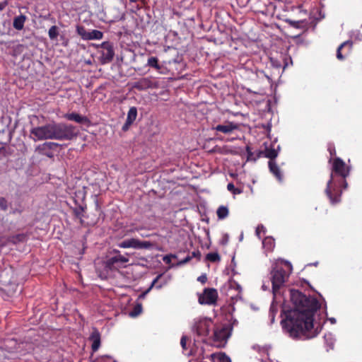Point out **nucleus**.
<instances>
[{"instance_id":"nucleus-10","label":"nucleus","mask_w":362,"mask_h":362,"mask_svg":"<svg viewBox=\"0 0 362 362\" xmlns=\"http://www.w3.org/2000/svg\"><path fill=\"white\" fill-rule=\"evenodd\" d=\"M218 299V292L215 288H206L202 294L199 296V303L202 305H213L216 303Z\"/></svg>"},{"instance_id":"nucleus-7","label":"nucleus","mask_w":362,"mask_h":362,"mask_svg":"<svg viewBox=\"0 0 362 362\" xmlns=\"http://www.w3.org/2000/svg\"><path fill=\"white\" fill-rule=\"evenodd\" d=\"M98 47L100 49L98 52L100 54V62L102 64H105L111 62L115 56V50L113 44L111 42L106 41L101 43Z\"/></svg>"},{"instance_id":"nucleus-31","label":"nucleus","mask_w":362,"mask_h":362,"mask_svg":"<svg viewBox=\"0 0 362 362\" xmlns=\"http://www.w3.org/2000/svg\"><path fill=\"white\" fill-rule=\"evenodd\" d=\"M93 362H116V361L110 356H102L96 358Z\"/></svg>"},{"instance_id":"nucleus-14","label":"nucleus","mask_w":362,"mask_h":362,"mask_svg":"<svg viewBox=\"0 0 362 362\" xmlns=\"http://www.w3.org/2000/svg\"><path fill=\"white\" fill-rule=\"evenodd\" d=\"M89 341L92 342L91 349L93 352L97 351L101 343V336L100 333L96 328H93V331L88 338Z\"/></svg>"},{"instance_id":"nucleus-46","label":"nucleus","mask_w":362,"mask_h":362,"mask_svg":"<svg viewBox=\"0 0 362 362\" xmlns=\"http://www.w3.org/2000/svg\"><path fill=\"white\" fill-rule=\"evenodd\" d=\"M160 276H158L153 281V282L151 283V286L147 289V291H146V293H148L151 288L152 287L155 285V284L157 282V281L158 280Z\"/></svg>"},{"instance_id":"nucleus-36","label":"nucleus","mask_w":362,"mask_h":362,"mask_svg":"<svg viewBox=\"0 0 362 362\" xmlns=\"http://www.w3.org/2000/svg\"><path fill=\"white\" fill-rule=\"evenodd\" d=\"M263 245H269L270 248L273 247L274 246V240L269 238H266L264 240H263Z\"/></svg>"},{"instance_id":"nucleus-39","label":"nucleus","mask_w":362,"mask_h":362,"mask_svg":"<svg viewBox=\"0 0 362 362\" xmlns=\"http://www.w3.org/2000/svg\"><path fill=\"white\" fill-rule=\"evenodd\" d=\"M197 280L202 284H204L207 281V276L206 274H202L198 277Z\"/></svg>"},{"instance_id":"nucleus-24","label":"nucleus","mask_w":362,"mask_h":362,"mask_svg":"<svg viewBox=\"0 0 362 362\" xmlns=\"http://www.w3.org/2000/svg\"><path fill=\"white\" fill-rule=\"evenodd\" d=\"M228 209L225 206H220L217 211L216 214L219 219H224L228 216Z\"/></svg>"},{"instance_id":"nucleus-12","label":"nucleus","mask_w":362,"mask_h":362,"mask_svg":"<svg viewBox=\"0 0 362 362\" xmlns=\"http://www.w3.org/2000/svg\"><path fill=\"white\" fill-rule=\"evenodd\" d=\"M353 48V42L351 40H346L341 43L337 50V58L339 60H344L351 52Z\"/></svg>"},{"instance_id":"nucleus-42","label":"nucleus","mask_w":362,"mask_h":362,"mask_svg":"<svg viewBox=\"0 0 362 362\" xmlns=\"http://www.w3.org/2000/svg\"><path fill=\"white\" fill-rule=\"evenodd\" d=\"M190 256H192V257H197L198 259H199L201 257V252L199 250H195L192 252V255Z\"/></svg>"},{"instance_id":"nucleus-25","label":"nucleus","mask_w":362,"mask_h":362,"mask_svg":"<svg viewBox=\"0 0 362 362\" xmlns=\"http://www.w3.org/2000/svg\"><path fill=\"white\" fill-rule=\"evenodd\" d=\"M286 22L288 23L291 26L296 28H303L306 24V22L303 20L294 21L291 19H286Z\"/></svg>"},{"instance_id":"nucleus-53","label":"nucleus","mask_w":362,"mask_h":362,"mask_svg":"<svg viewBox=\"0 0 362 362\" xmlns=\"http://www.w3.org/2000/svg\"><path fill=\"white\" fill-rule=\"evenodd\" d=\"M143 237H148V235H146V233H144V235H142Z\"/></svg>"},{"instance_id":"nucleus-20","label":"nucleus","mask_w":362,"mask_h":362,"mask_svg":"<svg viewBox=\"0 0 362 362\" xmlns=\"http://www.w3.org/2000/svg\"><path fill=\"white\" fill-rule=\"evenodd\" d=\"M264 153V156L269 160H274L278 156V150L275 149L272 145L270 147H266Z\"/></svg>"},{"instance_id":"nucleus-5","label":"nucleus","mask_w":362,"mask_h":362,"mask_svg":"<svg viewBox=\"0 0 362 362\" xmlns=\"http://www.w3.org/2000/svg\"><path fill=\"white\" fill-rule=\"evenodd\" d=\"M214 334L212 340L214 345L217 348H224L229 339L232 328L228 325L214 326Z\"/></svg>"},{"instance_id":"nucleus-52","label":"nucleus","mask_w":362,"mask_h":362,"mask_svg":"<svg viewBox=\"0 0 362 362\" xmlns=\"http://www.w3.org/2000/svg\"><path fill=\"white\" fill-rule=\"evenodd\" d=\"M332 323L335 322V319L332 318L330 320Z\"/></svg>"},{"instance_id":"nucleus-18","label":"nucleus","mask_w":362,"mask_h":362,"mask_svg":"<svg viewBox=\"0 0 362 362\" xmlns=\"http://www.w3.org/2000/svg\"><path fill=\"white\" fill-rule=\"evenodd\" d=\"M268 164L270 172L276 177L278 180L281 181L283 176L276 163L274 160H269Z\"/></svg>"},{"instance_id":"nucleus-48","label":"nucleus","mask_w":362,"mask_h":362,"mask_svg":"<svg viewBox=\"0 0 362 362\" xmlns=\"http://www.w3.org/2000/svg\"><path fill=\"white\" fill-rule=\"evenodd\" d=\"M22 211H23V210H21H21H18V209H16V210H13V214H15V213H16V212H17V213L21 214Z\"/></svg>"},{"instance_id":"nucleus-19","label":"nucleus","mask_w":362,"mask_h":362,"mask_svg":"<svg viewBox=\"0 0 362 362\" xmlns=\"http://www.w3.org/2000/svg\"><path fill=\"white\" fill-rule=\"evenodd\" d=\"M25 19L26 17L23 15L15 17L13 23V28L18 30H21L24 27Z\"/></svg>"},{"instance_id":"nucleus-29","label":"nucleus","mask_w":362,"mask_h":362,"mask_svg":"<svg viewBox=\"0 0 362 362\" xmlns=\"http://www.w3.org/2000/svg\"><path fill=\"white\" fill-rule=\"evenodd\" d=\"M206 259L211 262H218L221 259L220 255L217 252H210L206 255Z\"/></svg>"},{"instance_id":"nucleus-17","label":"nucleus","mask_w":362,"mask_h":362,"mask_svg":"<svg viewBox=\"0 0 362 362\" xmlns=\"http://www.w3.org/2000/svg\"><path fill=\"white\" fill-rule=\"evenodd\" d=\"M28 236L26 233H19L15 235L9 236L7 238V241L13 245H16L20 243H25L27 241Z\"/></svg>"},{"instance_id":"nucleus-50","label":"nucleus","mask_w":362,"mask_h":362,"mask_svg":"<svg viewBox=\"0 0 362 362\" xmlns=\"http://www.w3.org/2000/svg\"><path fill=\"white\" fill-rule=\"evenodd\" d=\"M10 342H12V341L11 340H8V339L5 341V343H10Z\"/></svg>"},{"instance_id":"nucleus-23","label":"nucleus","mask_w":362,"mask_h":362,"mask_svg":"<svg viewBox=\"0 0 362 362\" xmlns=\"http://www.w3.org/2000/svg\"><path fill=\"white\" fill-rule=\"evenodd\" d=\"M136 116H137L136 107H130L128 111L127 117V120L128 121V123H133L136 120Z\"/></svg>"},{"instance_id":"nucleus-6","label":"nucleus","mask_w":362,"mask_h":362,"mask_svg":"<svg viewBox=\"0 0 362 362\" xmlns=\"http://www.w3.org/2000/svg\"><path fill=\"white\" fill-rule=\"evenodd\" d=\"M214 327L213 321L207 317H198L194 320L192 331L198 337H207Z\"/></svg>"},{"instance_id":"nucleus-11","label":"nucleus","mask_w":362,"mask_h":362,"mask_svg":"<svg viewBox=\"0 0 362 362\" xmlns=\"http://www.w3.org/2000/svg\"><path fill=\"white\" fill-rule=\"evenodd\" d=\"M132 88L139 91L146 90L148 88H153L157 87V83L152 80L151 78H141L139 80L132 83Z\"/></svg>"},{"instance_id":"nucleus-34","label":"nucleus","mask_w":362,"mask_h":362,"mask_svg":"<svg viewBox=\"0 0 362 362\" xmlns=\"http://www.w3.org/2000/svg\"><path fill=\"white\" fill-rule=\"evenodd\" d=\"M141 312V306L140 305H138L134 307V310L131 312L130 315L131 316H136Z\"/></svg>"},{"instance_id":"nucleus-40","label":"nucleus","mask_w":362,"mask_h":362,"mask_svg":"<svg viewBox=\"0 0 362 362\" xmlns=\"http://www.w3.org/2000/svg\"><path fill=\"white\" fill-rule=\"evenodd\" d=\"M192 256H190V255H187L185 258H184L183 259H182V260L179 262V264H182H182H186V263L189 262L192 259Z\"/></svg>"},{"instance_id":"nucleus-51","label":"nucleus","mask_w":362,"mask_h":362,"mask_svg":"<svg viewBox=\"0 0 362 362\" xmlns=\"http://www.w3.org/2000/svg\"><path fill=\"white\" fill-rule=\"evenodd\" d=\"M130 2H137L139 0H129Z\"/></svg>"},{"instance_id":"nucleus-30","label":"nucleus","mask_w":362,"mask_h":362,"mask_svg":"<svg viewBox=\"0 0 362 362\" xmlns=\"http://www.w3.org/2000/svg\"><path fill=\"white\" fill-rule=\"evenodd\" d=\"M228 288L229 290H235L238 291V293H240L241 291V286L240 284H238L235 281L230 280L228 282Z\"/></svg>"},{"instance_id":"nucleus-3","label":"nucleus","mask_w":362,"mask_h":362,"mask_svg":"<svg viewBox=\"0 0 362 362\" xmlns=\"http://www.w3.org/2000/svg\"><path fill=\"white\" fill-rule=\"evenodd\" d=\"M30 133L37 140L57 139L59 141H69L76 137L78 135L76 128L72 124L55 122L34 127L31 129Z\"/></svg>"},{"instance_id":"nucleus-32","label":"nucleus","mask_w":362,"mask_h":362,"mask_svg":"<svg viewBox=\"0 0 362 362\" xmlns=\"http://www.w3.org/2000/svg\"><path fill=\"white\" fill-rule=\"evenodd\" d=\"M227 189L232 192L233 194H240L243 192L242 189L235 187V185L232 182L228 184Z\"/></svg>"},{"instance_id":"nucleus-45","label":"nucleus","mask_w":362,"mask_h":362,"mask_svg":"<svg viewBox=\"0 0 362 362\" xmlns=\"http://www.w3.org/2000/svg\"><path fill=\"white\" fill-rule=\"evenodd\" d=\"M246 151H247V158L248 159H250L252 156V152L251 151V148H250V146H247L246 147Z\"/></svg>"},{"instance_id":"nucleus-26","label":"nucleus","mask_w":362,"mask_h":362,"mask_svg":"<svg viewBox=\"0 0 362 362\" xmlns=\"http://www.w3.org/2000/svg\"><path fill=\"white\" fill-rule=\"evenodd\" d=\"M147 64L148 66L153 67L156 70H160L161 68L160 65L158 64V59L156 57H149L148 59Z\"/></svg>"},{"instance_id":"nucleus-16","label":"nucleus","mask_w":362,"mask_h":362,"mask_svg":"<svg viewBox=\"0 0 362 362\" xmlns=\"http://www.w3.org/2000/svg\"><path fill=\"white\" fill-rule=\"evenodd\" d=\"M58 146V144L54 142H45L42 145H40L37 147V151L41 153L43 155H45L48 157H52V153L47 152L52 149L54 147Z\"/></svg>"},{"instance_id":"nucleus-41","label":"nucleus","mask_w":362,"mask_h":362,"mask_svg":"<svg viewBox=\"0 0 362 362\" xmlns=\"http://www.w3.org/2000/svg\"><path fill=\"white\" fill-rule=\"evenodd\" d=\"M328 151L329 152V154L332 157L336 155V150L333 146H329L328 147Z\"/></svg>"},{"instance_id":"nucleus-8","label":"nucleus","mask_w":362,"mask_h":362,"mask_svg":"<svg viewBox=\"0 0 362 362\" xmlns=\"http://www.w3.org/2000/svg\"><path fill=\"white\" fill-rule=\"evenodd\" d=\"M115 255L108 258L105 262V268L110 270H117L129 262V259L120 254L119 250H114Z\"/></svg>"},{"instance_id":"nucleus-4","label":"nucleus","mask_w":362,"mask_h":362,"mask_svg":"<svg viewBox=\"0 0 362 362\" xmlns=\"http://www.w3.org/2000/svg\"><path fill=\"white\" fill-rule=\"evenodd\" d=\"M284 264L288 271L282 265L277 264L271 272L272 290L274 293L284 284L288 278L289 274L291 272V264L288 262H285Z\"/></svg>"},{"instance_id":"nucleus-47","label":"nucleus","mask_w":362,"mask_h":362,"mask_svg":"<svg viewBox=\"0 0 362 362\" xmlns=\"http://www.w3.org/2000/svg\"><path fill=\"white\" fill-rule=\"evenodd\" d=\"M264 228L263 226H259L257 228L256 233L258 234L259 233V228Z\"/></svg>"},{"instance_id":"nucleus-15","label":"nucleus","mask_w":362,"mask_h":362,"mask_svg":"<svg viewBox=\"0 0 362 362\" xmlns=\"http://www.w3.org/2000/svg\"><path fill=\"white\" fill-rule=\"evenodd\" d=\"M64 117L69 121H74L81 124H89L90 119L86 116L81 115L76 112L66 113Z\"/></svg>"},{"instance_id":"nucleus-27","label":"nucleus","mask_w":362,"mask_h":362,"mask_svg":"<svg viewBox=\"0 0 362 362\" xmlns=\"http://www.w3.org/2000/svg\"><path fill=\"white\" fill-rule=\"evenodd\" d=\"M49 37L53 40L57 39L59 35V28L56 25H52L48 31Z\"/></svg>"},{"instance_id":"nucleus-43","label":"nucleus","mask_w":362,"mask_h":362,"mask_svg":"<svg viewBox=\"0 0 362 362\" xmlns=\"http://www.w3.org/2000/svg\"><path fill=\"white\" fill-rule=\"evenodd\" d=\"M132 124V123H128V121L126 119L124 124L122 127V130L126 132L129 129V127Z\"/></svg>"},{"instance_id":"nucleus-22","label":"nucleus","mask_w":362,"mask_h":362,"mask_svg":"<svg viewBox=\"0 0 362 362\" xmlns=\"http://www.w3.org/2000/svg\"><path fill=\"white\" fill-rule=\"evenodd\" d=\"M103 37V33L98 30H93L88 32V35L86 37V40H101Z\"/></svg>"},{"instance_id":"nucleus-54","label":"nucleus","mask_w":362,"mask_h":362,"mask_svg":"<svg viewBox=\"0 0 362 362\" xmlns=\"http://www.w3.org/2000/svg\"><path fill=\"white\" fill-rule=\"evenodd\" d=\"M143 237H148V235H146V233H144V235H142Z\"/></svg>"},{"instance_id":"nucleus-35","label":"nucleus","mask_w":362,"mask_h":362,"mask_svg":"<svg viewBox=\"0 0 362 362\" xmlns=\"http://www.w3.org/2000/svg\"><path fill=\"white\" fill-rule=\"evenodd\" d=\"M218 359L219 362H231L230 358L224 353L220 354Z\"/></svg>"},{"instance_id":"nucleus-28","label":"nucleus","mask_w":362,"mask_h":362,"mask_svg":"<svg viewBox=\"0 0 362 362\" xmlns=\"http://www.w3.org/2000/svg\"><path fill=\"white\" fill-rule=\"evenodd\" d=\"M76 33L78 35L81 37V38L84 40H86V37L88 35V32L86 31V28L83 25H77L76 26Z\"/></svg>"},{"instance_id":"nucleus-33","label":"nucleus","mask_w":362,"mask_h":362,"mask_svg":"<svg viewBox=\"0 0 362 362\" xmlns=\"http://www.w3.org/2000/svg\"><path fill=\"white\" fill-rule=\"evenodd\" d=\"M0 209L4 211L8 209V202L4 197H0Z\"/></svg>"},{"instance_id":"nucleus-2","label":"nucleus","mask_w":362,"mask_h":362,"mask_svg":"<svg viewBox=\"0 0 362 362\" xmlns=\"http://www.w3.org/2000/svg\"><path fill=\"white\" fill-rule=\"evenodd\" d=\"M332 161V167L330 179L327 182L325 193L332 204H337L340 202L342 187L344 189L347 187L346 178L349 175L350 169L344 161L339 157L334 159L331 158L329 162L331 163Z\"/></svg>"},{"instance_id":"nucleus-49","label":"nucleus","mask_w":362,"mask_h":362,"mask_svg":"<svg viewBox=\"0 0 362 362\" xmlns=\"http://www.w3.org/2000/svg\"><path fill=\"white\" fill-rule=\"evenodd\" d=\"M216 357V354H212L211 356H210V358L214 361V358Z\"/></svg>"},{"instance_id":"nucleus-9","label":"nucleus","mask_w":362,"mask_h":362,"mask_svg":"<svg viewBox=\"0 0 362 362\" xmlns=\"http://www.w3.org/2000/svg\"><path fill=\"white\" fill-rule=\"evenodd\" d=\"M153 244L149 241H141L139 239H127L118 244L120 248L148 249Z\"/></svg>"},{"instance_id":"nucleus-21","label":"nucleus","mask_w":362,"mask_h":362,"mask_svg":"<svg viewBox=\"0 0 362 362\" xmlns=\"http://www.w3.org/2000/svg\"><path fill=\"white\" fill-rule=\"evenodd\" d=\"M86 208V206L79 205L78 207L73 209V212H74V216L77 218L80 219L81 223H83V212L85 211Z\"/></svg>"},{"instance_id":"nucleus-37","label":"nucleus","mask_w":362,"mask_h":362,"mask_svg":"<svg viewBox=\"0 0 362 362\" xmlns=\"http://www.w3.org/2000/svg\"><path fill=\"white\" fill-rule=\"evenodd\" d=\"M188 340V338L186 336H182L180 339V345L183 350L187 349V341Z\"/></svg>"},{"instance_id":"nucleus-1","label":"nucleus","mask_w":362,"mask_h":362,"mask_svg":"<svg viewBox=\"0 0 362 362\" xmlns=\"http://www.w3.org/2000/svg\"><path fill=\"white\" fill-rule=\"evenodd\" d=\"M291 300L294 308L285 313L286 318L281 324L291 337L297 338L313 328V317L320 308V303L317 298L307 296L298 290L291 291Z\"/></svg>"},{"instance_id":"nucleus-13","label":"nucleus","mask_w":362,"mask_h":362,"mask_svg":"<svg viewBox=\"0 0 362 362\" xmlns=\"http://www.w3.org/2000/svg\"><path fill=\"white\" fill-rule=\"evenodd\" d=\"M238 129V125L230 122H226L224 124H218L211 127V129L226 134H230Z\"/></svg>"},{"instance_id":"nucleus-38","label":"nucleus","mask_w":362,"mask_h":362,"mask_svg":"<svg viewBox=\"0 0 362 362\" xmlns=\"http://www.w3.org/2000/svg\"><path fill=\"white\" fill-rule=\"evenodd\" d=\"M176 256L173 255H165L163 257V260L166 264H170L172 258H175Z\"/></svg>"},{"instance_id":"nucleus-44","label":"nucleus","mask_w":362,"mask_h":362,"mask_svg":"<svg viewBox=\"0 0 362 362\" xmlns=\"http://www.w3.org/2000/svg\"><path fill=\"white\" fill-rule=\"evenodd\" d=\"M7 5H8L7 1L0 2V11H2L3 10H4V8L7 6Z\"/></svg>"}]
</instances>
